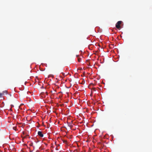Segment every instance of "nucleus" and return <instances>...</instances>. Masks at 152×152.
<instances>
[{
  "instance_id": "nucleus-6",
  "label": "nucleus",
  "mask_w": 152,
  "mask_h": 152,
  "mask_svg": "<svg viewBox=\"0 0 152 152\" xmlns=\"http://www.w3.org/2000/svg\"><path fill=\"white\" fill-rule=\"evenodd\" d=\"M13 129L14 130H15V131H16V127H13Z\"/></svg>"
},
{
  "instance_id": "nucleus-13",
  "label": "nucleus",
  "mask_w": 152,
  "mask_h": 152,
  "mask_svg": "<svg viewBox=\"0 0 152 152\" xmlns=\"http://www.w3.org/2000/svg\"><path fill=\"white\" fill-rule=\"evenodd\" d=\"M71 86H69V87H67V88H70V87H71Z\"/></svg>"
},
{
  "instance_id": "nucleus-10",
  "label": "nucleus",
  "mask_w": 152,
  "mask_h": 152,
  "mask_svg": "<svg viewBox=\"0 0 152 152\" xmlns=\"http://www.w3.org/2000/svg\"><path fill=\"white\" fill-rule=\"evenodd\" d=\"M69 75L70 76H71V75L69 73H68V74H67V76Z\"/></svg>"
},
{
  "instance_id": "nucleus-7",
  "label": "nucleus",
  "mask_w": 152,
  "mask_h": 152,
  "mask_svg": "<svg viewBox=\"0 0 152 152\" xmlns=\"http://www.w3.org/2000/svg\"><path fill=\"white\" fill-rule=\"evenodd\" d=\"M3 93H6L7 94V91H3Z\"/></svg>"
},
{
  "instance_id": "nucleus-3",
  "label": "nucleus",
  "mask_w": 152,
  "mask_h": 152,
  "mask_svg": "<svg viewBox=\"0 0 152 152\" xmlns=\"http://www.w3.org/2000/svg\"><path fill=\"white\" fill-rule=\"evenodd\" d=\"M38 134L41 137H43L44 136L43 134L42 133V132L41 131H38Z\"/></svg>"
},
{
  "instance_id": "nucleus-5",
  "label": "nucleus",
  "mask_w": 152,
  "mask_h": 152,
  "mask_svg": "<svg viewBox=\"0 0 152 152\" xmlns=\"http://www.w3.org/2000/svg\"><path fill=\"white\" fill-rule=\"evenodd\" d=\"M3 95V93H0V97H1Z\"/></svg>"
},
{
  "instance_id": "nucleus-15",
  "label": "nucleus",
  "mask_w": 152,
  "mask_h": 152,
  "mask_svg": "<svg viewBox=\"0 0 152 152\" xmlns=\"http://www.w3.org/2000/svg\"><path fill=\"white\" fill-rule=\"evenodd\" d=\"M67 143H68V140H67ZM68 145V144H67V145Z\"/></svg>"
},
{
  "instance_id": "nucleus-2",
  "label": "nucleus",
  "mask_w": 152,
  "mask_h": 152,
  "mask_svg": "<svg viewBox=\"0 0 152 152\" xmlns=\"http://www.w3.org/2000/svg\"><path fill=\"white\" fill-rule=\"evenodd\" d=\"M122 22V21H118L116 24L115 25V26L116 28L119 29H120L121 28V26L120 25L121 24V23Z\"/></svg>"
},
{
  "instance_id": "nucleus-1",
  "label": "nucleus",
  "mask_w": 152,
  "mask_h": 152,
  "mask_svg": "<svg viewBox=\"0 0 152 152\" xmlns=\"http://www.w3.org/2000/svg\"><path fill=\"white\" fill-rule=\"evenodd\" d=\"M69 109L67 108V112L69 110ZM67 124H68V126L69 127L70 129H71V127L72 126V121L71 120L70 114L69 113H67Z\"/></svg>"
},
{
  "instance_id": "nucleus-8",
  "label": "nucleus",
  "mask_w": 152,
  "mask_h": 152,
  "mask_svg": "<svg viewBox=\"0 0 152 152\" xmlns=\"http://www.w3.org/2000/svg\"><path fill=\"white\" fill-rule=\"evenodd\" d=\"M92 90L94 91H96V88H92Z\"/></svg>"
},
{
  "instance_id": "nucleus-12",
  "label": "nucleus",
  "mask_w": 152,
  "mask_h": 152,
  "mask_svg": "<svg viewBox=\"0 0 152 152\" xmlns=\"http://www.w3.org/2000/svg\"><path fill=\"white\" fill-rule=\"evenodd\" d=\"M71 137H70L69 138V141H71V140H70V139H71Z\"/></svg>"
},
{
  "instance_id": "nucleus-4",
  "label": "nucleus",
  "mask_w": 152,
  "mask_h": 152,
  "mask_svg": "<svg viewBox=\"0 0 152 152\" xmlns=\"http://www.w3.org/2000/svg\"><path fill=\"white\" fill-rule=\"evenodd\" d=\"M76 56H77V57L78 58H77L78 61L79 62H80V61H81V58H80L79 57V55H76Z\"/></svg>"
},
{
  "instance_id": "nucleus-9",
  "label": "nucleus",
  "mask_w": 152,
  "mask_h": 152,
  "mask_svg": "<svg viewBox=\"0 0 152 152\" xmlns=\"http://www.w3.org/2000/svg\"><path fill=\"white\" fill-rule=\"evenodd\" d=\"M63 142L65 143H66V140H63Z\"/></svg>"
},
{
  "instance_id": "nucleus-14",
  "label": "nucleus",
  "mask_w": 152,
  "mask_h": 152,
  "mask_svg": "<svg viewBox=\"0 0 152 152\" xmlns=\"http://www.w3.org/2000/svg\"><path fill=\"white\" fill-rule=\"evenodd\" d=\"M68 80H69V81H71V79H68Z\"/></svg>"
},
{
  "instance_id": "nucleus-11",
  "label": "nucleus",
  "mask_w": 152,
  "mask_h": 152,
  "mask_svg": "<svg viewBox=\"0 0 152 152\" xmlns=\"http://www.w3.org/2000/svg\"><path fill=\"white\" fill-rule=\"evenodd\" d=\"M33 144L32 143H31L30 144V145L31 146H32Z\"/></svg>"
}]
</instances>
